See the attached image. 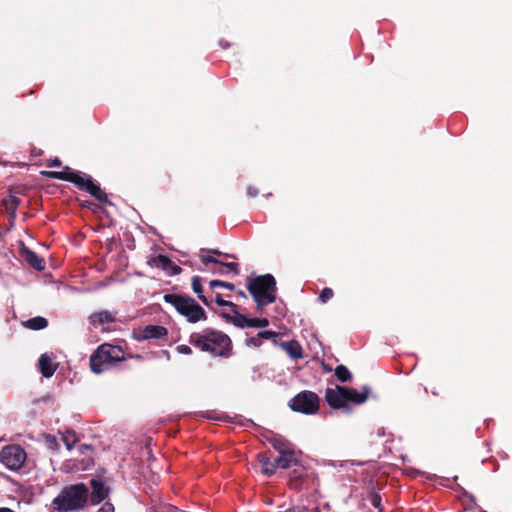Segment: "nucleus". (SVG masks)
Here are the masks:
<instances>
[{"mask_svg":"<svg viewBox=\"0 0 512 512\" xmlns=\"http://www.w3.org/2000/svg\"><path fill=\"white\" fill-rule=\"evenodd\" d=\"M189 343L213 356L227 358L231 355V339L228 335L218 330L206 328L201 333H192L189 337Z\"/></svg>","mask_w":512,"mask_h":512,"instance_id":"obj_1","label":"nucleus"},{"mask_svg":"<svg viewBox=\"0 0 512 512\" xmlns=\"http://www.w3.org/2000/svg\"><path fill=\"white\" fill-rule=\"evenodd\" d=\"M43 175L57 180L73 183L78 189L88 192L93 198L103 204L111 205L107 194L102 191L99 184L94 182L89 175L81 174L66 166L62 171H43Z\"/></svg>","mask_w":512,"mask_h":512,"instance_id":"obj_2","label":"nucleus"},{"mask_svg":"<svg viewBox=\"0 0 512 512\" xmlns=\"http://www.w3.org/2000/svg\"><path fill=\"white\" fill-rule=\"evenodd\" d=\"M246 287L260 310L277 299L276 280L272 274L250 276L247 278Z\"/></svg>","mask_w":512,"mask_h":512,"instance_id":"obj_3","label":"nucleus"},{"mask_svg":"<svg viewBox=\"0 0 512 512\" xmlns=\"http://www.w3.org/2000/svg\"><path fill=\"white\" fill-rule=\"evenodd\" d=\"M368 388L363 392H358L354 388L336 385L335 388H327L325 391V400L332 409H342L345 412H351L350 402L362 404L368 398Z\"/></svg>","mask_w":512,"mask_h":512,"instance_id":"obj_4","label":"nucleus"},{"mask_svg":"<svg viewBox=\"0 0 512 512\" xmlns=\"http://www.w3.org/2000/svg\"><path fill=\"white\" fill-rule=\"evenodd\" d=\"M89 490L83 483L64 487L61 493L54 498L53 506L58 512H68L81 509L87 503Z\"/></svg>","mask_w":512,"mask_h":512,"instance_id":"obj_5","label":"nucleus"},{"mask_svg":"<svg viewBox=\"0 0 512 512\" xmlns=\"http://www.w3.org/2000/svg\"><path fill=\"white\" fill-rule=\"evenodd\" d=\"M125 359V352L121 346L103 343L90 356V368L93 373L101 374L110 366Z\"/></svg>","mask_w":512,"mask_h":512,"instance_id":"obj_6","label":"nucleus"},{"mask_svg":"<svg viewBox=\"0 0 512 512\" xmlns=\"http://www.w3.org/2000/svg\"><path fill=\"white\" fill-rule=\"evenodd\" d=\"M164 301L171 304L190 323H197L207 319L205 310L190 296L165 294Z\"/></svg>","mask_w":512,"mask_h":512,"instance_id":"obj_7","label":"nucleus"},{"mask_svg":"<svg viewBox=\"0 0 512 512\" xmlns=\"http://www.w3.org/2000/svg\"><path fill=\"white\" fill-rule=\"evenodd\" d=\"M288 405L295 412L312 415L319 411L320 398L313 391L303 390L291 398Z\"/></svg>","mask_w":512,"mask_h":512,"instance_id":"obj_8","label":"nucleus"},{"mask_svg":"<svg viewBox=\"0 0 512 512\" xmlns=\"http://www.w3.org/2000/svg\"><path fill=\"white\" fill-rule=\"evenodd\" d=\"M26 460V451L18 444L4 446L0 452V462L11 471H19Z\"/></svg>","mask_w":512,"mask_h":512,"instance_id":"obj_9","label":"nucleus"},{"mask_svg":"<svg viewBox=\"0 0 512 512\" xmlns=\"http://www.w3.org/2000/svg\"><path fill=\"white\" fill-rule=\"evenodd\" d=\"M116 321V315L108 310H102L92 313L88 317L90 330L100 328L102 332L110 331L108 325Z\"/></svg>","mask_w":512,"mask_h":512,"instance_id":"obj_10","label":"nucleus"},{"mask_svg":"<svg viewBox=\"0 0 512 512\" xmlns=\"http://www.w3.org/2000/svg\"><path fill=\"white\" fill-rule=\"evenodd\" d=\"M148 264L152 267L161 268L166 271L169 275H178L182 269L178 265L174 264L173 261L166 255L159 254L148 260Z\"/></svg>","mask_w":512,"mask_h":512,"instance_id":"obj_11","label":"nucleus"},{"mask_svg":"<svg viewBox=\"0 0 512 512\" xmlns=\"http://www.w3.org/2000/svg\"><path fill=\"white\" fill-rule=\"evenodd\" d=\"M90 487L92 489L90 501L93 505H97L105 500L110 493V488L105 485L101 478H92L90 480Z\"/></svg>","mask_w":512,"mask_h":512,"instance_id":"obj_12","label":"nucleus"},{"mask_svg":"<svg viewBox=\"0 0 512 512\" xmlns=\"http://www.w3.org/2000/svg\"><path fill=\"white\" fill-rule=\"evenodd\" d=\"M168 336V330L161 325H147L140 331L139 339H164Z\"/></svg>","mask_w":512,"mask_h":512,"instance_id":"obj_13","label":"nucleus"},{"mask_svg":"<svg viewBox=\"0 0 512 512\" xmlns=\"http://www.w3.org/2000/svg\"><path fill=\"white\" fill-rule=\"evenodd\" d=\"M276 346L281 347L292 359L303 358V349L297 340H291L289 342L274 340Z\"/></svg>","mask_w":512,"mask_h":512,"instance_id":"obj_14","label":"nucleus"},{"mask_svg":"<svg viewBox=\"0 0 512 512\" xmlns=\"http://www.w3.org/2000/svg\"><path fill=\"white\" fill-rule=\"evenodd\" d=\"M308 478V472L303 467L295 468L290 475L289 487L299 491L303 488Z\"/></svg>","mask_w":512,"mask_h":512,"instance_id":"obj_15","label":"nucleus"},{"mask_svg":"<svg viewBox=\"0 0 512 512\" xmlns=\"http://www.w3.org/2000/svg\"><path fill=\"white\" fill-rule=\"evenodd\" d=\"M23 259L35 270L42 271L45 269V261L34 251L24 247L21 251Z\"/></svg>","mask_w":512,"mask_h":512,"instance_id":"obj_16","label":"nucleus"},{"mask_svg":"<svg viewBox=\"0 0 512 512\" xmlns=\"http://www.w3.org/2000/svg\"><path fill=\"white\" fill-rule=\"evenodd\" d=\"M204 251L205 250L202 249L201 253L199 255V257H200V259H201L203 264H205V265H208L210 263L218 264V265H221V266L227 268L229 271L233 272L235 275L239 274V265H238V263H235V262H222V261L216 259L215 257L209 256V255H204L203 254Z\"/></svg>","mask_w":512,"mask_h":512,"instance_id":"obj_17","label":"nucleus"},{"mask_svg":"<svg viewBox=\"0 0 512 512\" xmlns=\"http://www.w3.org/2000/svg\"><path fill=\"white\" fill-rule=\"evenodd\" d=\"M39 370L43 377L50 378L57 370L58 365L54 364L51 357L47 354H42L39 358Z\"/></svg>","mask_w":512,"mask_h":512,"instance_id":"obj_18","label":"nucleus"},{"mask_svg":"<svg viewBox=\"0 0 512 512\" xmlns=\"http://www.w3.org/2000/svg\"><path fill=\"white\" fill-rule=\"evenodd\" d=\"M258 461L261 464V472L266 476H272L276 472L274 459L271 460L270 452H261L257 455Z\"/></svg>","mask_w":512,"mask_h":512,"instance_id":"obj_19","label":"nucleus"},{"mask_svg":"<svg viewBox=\"0 0 512 512\" xmlns=\"http://www.w3.org/2000/svg\"><path fill=\"white\" fill-rule=\"evenodd\" d=\"M268 441L272 445V447L279 452V454H289L290 451H294L293 444L281 436H273L269 438Z\"/></svg>","mask_w":512,"mask_h":512,"instance_id":"obj_20","label":"nucleus"},{"mask_svg":"<svg viewBox=\"0 0 512 512\" xmlns=\"http://www.w3.org/2000/svg\"><path fill=\"white\" fill-rule=\"evenodd\" d=\"M234 313L233 316L222 312L220 315L222 318H224L227 322L232 323L236 327L239 328H246L249 326V318L245 315L239 313L237 309L235 308V311H232Z\"/></svg>","mask_w":512,"mask_h":512,"instance_id":"obj_21","label":"nucleus"},{"mask_svg":"<svg viewBox=\"0 0 512 512\" xmlns=\"http://www.w3.org/2000/svg\"><path fill=\"white\" fill-rule=\"evenodd\" d=\"M294 462H296L295 450L290 451L289 454L281 453L276 458H274V465L276 466V469H287L291 467Z\"/></svg>","mask_w":512,"mask_h":512,"instance_id":"obj_22","label":"nucleus"},{"mask_svg":"<svg viewBox=\"0 0 512 512\" xmlns=\"http://www.w3.org/2000/svg\"><path fill=\"white\" fill-rule=\"evenodd\" d=\"M20 203H21V200L14 194H9L7 197H5L2 200V204H3L6 212L10 216H13V217L15 216L16 210H17L18 206L20 205Z\"/></svg>","mask_w":512,"mask_h":512,"instance_id":"obj_23","label":"nucleus"},{"mask_svg":"<svg viewBox=\"0 0 512 512\" xmlns=\"http://www.w3.org/2000/svg\"><path fill=\"white\" fill-rule=\"evenodd\" d=\"M192 290L197 294L198 298L206 306H210V301L203 295L202 280L199 276H194L191 282Z\"/></svg>","mask_w":512,"mask_h":512,"instance_id":"obj_24","label":"nucleus"},{"mask_svg":"<svg viewBox=\"0 0 512 512\" xmlns=\"http://www.w3.org/2000/svg\"><path fill=\"white\" fill-rule=\"evenodd\" d=\"M24 326L31 330H42L48 326V320L41 316H36L28 319Z\"/></svg>","mask_w":512,"mask_h":512,"instance_id":"obj_25","label":"nucleus"},{"mask_svg":"<svg viewBox=\"0 0 512 512\" xmlns=\"http://www.w3.org/2000/svg\"><path fill=\"white\" fill-rule=\"evenodd\" d=\"M62 441L64 442L68 450H72L75 444L78 442V438L74 430L67 429L62 434Z\"/></svg>","mask_w":512,"mask_h":512,"instance_id":"obj_26","label":"nucleus"},{"mask_svg":"<svg viewBox=\"0 0 512 512\" xmlns=\"http://www.w3.org/2000/svg\"><path fill=\"white\" fill-rule=\"evenodd\" d=\"M150 512H179L178 508L167 503L152 501Z\"/></svg>","mask_w":512,"mask_h":512,"instance_id":"obj_27","label":"nucleus"},{"mask_svg":"<svg viewBox=\"0 0 512 512\" xmlns=\"http://www.w3.org/2000/svg\"><path fill=\"white\" fill-rule=\"evenodd\" d=\"M335 376L337 377V379L342 382V383H346V382H349L351 381L352 379V374L351 372L348 370V368L344 365H338L336 368H335Z\"/></svg>","mask_w":512,"mask_h":512,"instance_id":"obj_28","label":"nucleus"},{"mask_svg":"<svg viewBox=\"0 0 512 512\" xmlns=\"http://www.w3.org/2000/svg\"><path fill=\"white\" fill-rule=\"evenodd\" d=\"M269 325V320L267 318H249V326L255 328H264Z\"/></svg>","mask_w":512,"mask_h":512,"instance_id":"obj_29","label":"nucleus"},{"mask_svg":"<svg viewBox=\"0 0 512 512\" xmlns=\"http://www.w3.org/2000/svg\"><path fill=\"white\" fill-rule=\"evenodd\" d=\"M209 286L211 289H215L216 287L227 288L229 290L235 289V285L233 283H229V282H225V281H221V280H211L209 283Z\"/></svg>","mask_w":512,"mask_h":512,"instance_id":"obj_30","label":"nucleus"},{"mask_svg":"<svg viewBox=\"0 0 512 512\" xmlns=\"http://www.w3.org/2000/svg\"><path fill=\"white\" fill-rule=\"evenodd\" d=\"M370 503L371 505L378 509L379 512H382L383 511V508H382V499H381V496L376 493V492H373L370 496Z\"/></svg>","mask_w":512,"mask_h":512,"instance_id":"obj_31","label":"nucleus"},{"mask_svg":"<svg viewBox=\"0 0 512 512\" xmlns=\"http://www.w3.org/2000/svg\"><path fill=\"white\" fill-rule=\"evenodd\" d=\"M334 296V292L331 288L329 287H326L324 289H322L320 295H319V299L322 303H327L330 299H332Z\"/></svg>","mask_w":512,"mask_h":512,"instance_id":"obj_32","label":"nucleus"},{"mask_svg":"<svg viewBox=\"0 0 512 512\" xmlns=\"http://www.w3.org/2000/svg\"><path fill=\"white\" fill-rule=\"evenodd\" d=\"M215 301L219 306L230 307L231 311H235V308H237L236 304H234L233 302L224 300L220 293L216 294Z\"/></svg>","mask_w":512,"mask_h":512,"instance_id":"obj_33","label":"nucleus"},{"mask_svg":"<svg viewBox=\"0 0 512 512\" xmlns=\"http://www.w3.org/2000/svg\"><path fill=\"white\" fill-rule=\"evenodd\" d=\"M258 336L261 337V339H272L273 341L278 338L279 333L275 331L265 330L260 331L258 333Z\"/></svg>","mask_w":512,"mask_h":512,"instance_id":"obj_34","label":"nucleus"},{"mask_svg":"<svg viewBox=\"0 0 512 512\" xmlns=\"http://www.w3.org/2000/svg\"><path fill=\"white\" fill-rule=\"evenodd\" d=\"M246 343L248 346L260 347L262 344L261 337L258 335L256 337H251L247 339Z\"/></svg>","mask_w":512,"mask_h":512,"instance_id":"obj_35","label":"nucleus"},{"mask_svg":"<svg viewBox=\"0 0 512 512\" xmlns=\"http://www.w3.org/2000/svg\"><path fill=\"white\" fill-rule=\"evenodd\" d=\"M177 351L181 354H184V355H190L192 354V349L188 346V345H179L177 346Z\"/></svg>","mask_w":512,"mask_h":512,"instance_id":"obj_36","label":"nucleus"},{"mask_svg":"<svg viewBox=\"0 0 512 512\" xmlns=\"http://www.w3.org/2000/svg\"><path fill=\"white\" fill-rule=\"evenodd\" d=\"M114 506L110 502H106L99 510L98 512H114Z\"/></svg>","mask_w":512,"mask_h":512,"instance_id":"obj_37","label":"nucleus"},{"mask_svg":"<svg viewBox=\"0 0 512 512\" xmlns=\"http://www.w3.org/2000/svg\"><path fill=\"white\" fill-rule=\"evenodd\" d=\"M206 417H207V418H209V419H215V420H220V421H227V418H228V416H226V415H218V416H214V415L212 414V412H208V413L206 414Z\"/></svg>","mask_w":512,"mask_h":512,"instance_id":"obj_38","label":"nucleus"},{"mask_svg":"<svg viewBox=\"0 0 512 512\" xmlns=\"http://www.w3.org/2000/svg\"><path fill=\"white\" fill-rule=\"evenodd\" d=\"M259 191L256 187L254 186H248L247 188V195L249 197H256L258 195Z\"/></svg>","mask_w":512,"mask_h":512,"instance_id":"obj_39","label":"nucleus"},{"mask_svg":"<svg viewBox=\"0 0 512 512\" xmlns=\"http://www.w3.org/2000/svg\"><path fill=\"white\" fill-rule=\"evenodd\" d=\"M61 165H62V162L59 158L51 159L48 162L49 167H60Z\"/></svg>","mask_w":512,"mask_h":512,"instance_id":"obj_40","label":"nucleus"},{"mask_svg":"<svg viewBox=\"0 0 512 512\" xmlns=\"http://www.w3.org/2000/svg\"><path fill=\"white\" fill-rule=\"evenodd\" d=\"M92 448L89 444H82L79 446L78 450L80 454H85L87 450H90Z\"/></svg>","mask_w":512,"mask_h":512,"instance_id":"obj_41","label":"nucleus"},{"mask_svg":"<svg viewBox=\"0 0 512 512\" xmlns=\"http://www.w3.org/2000/svg\"><path fill=\"white\" fill-rule=\"evenodd\" d=\"M208 251L217 256L223 255V253L217 249H212V250H208Z\"/></svg>","mask_w":512,"mask_h":512,"instance_id":"obj_42","label":"nucleus"},{"mask_svg":"<svg viewBox=\"0 0 512 512\" xmlns=\"http://www.w3.org/2000/svg\"><path fill=\"white\" fill-rule=\"evenodd\" d=\"M0 512H15V511H13L12 509L7 508V507H0Z\"/></svg>","mask_w":512,"mask_h":512,"instance_id":"obj_43","label":"nucleus"},{"mask_svg":"<svg viewBox=\"0 0 512 512\" xmlns=\"http://www.w3.org/2000/svg\"><path fill=\"white\" fill-rule=\"evenodd\" d=\"M238 295H240V296H242V297H244V298H246V297H247V296H246V294H245L243 291H241V290H240V291H238Z\"/></svg>","mask_w":512,"mask_h":512,"instance_id":"obj_44","label":"nucleus"},{"mask_svg":"<svg viewBox=\"0 0 512 512\" xmlns=\"http://www.w3.org/2000/svg\"><path fill=\"white\" fill-rule=\"evenodd\" d=\"M213 273L225 274V271H224V270H220V271H213Z\"/></svg>","mask_w":512,"mask_h":512,"instance_id":"obj_45","label":"nucleus"},{"mask_svg":"<svg viewBox=\"0 0 512 512\" xmlns=\"http://www.w3.org/2000/svg\"><path fill=\"white\" fill-rule=\"evenodd\" d=\"M480 512H487V511H485V510H481Z\"/></svg>","mask_w":512,"mask_h":512,"instance_id":"obj_46","label":"nucleus"}]
</instances>
